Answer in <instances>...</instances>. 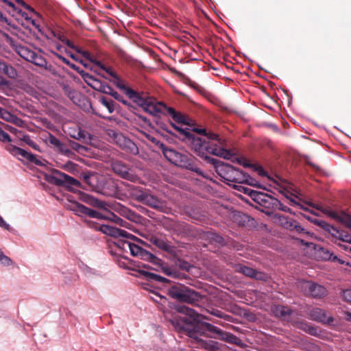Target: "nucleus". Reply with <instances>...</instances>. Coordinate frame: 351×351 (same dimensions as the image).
Instances as JSON below:
<instances>
[{"mask_svg": "<svg viewBox=\"0 0 351 351\" xmlns=\"http://www.w3.org/2000/svg\"><path fill=\"white\" fill-rule=\"evenodd\" d=\"M150 242L158 247L159 249L162 250L172 256H176V248L167 243L164 239L157 237H152Z\"/></svg>", "mask_w": 351, "mask_h": 351, "instance_id": "21", "label": "nucleus"}, {"mask_svg": "<svg viewBox=\"0 0 351 351\" xmlns=\"http://www.w3.org/2000/svg\"><path fill=\"white\" fill-rule=\"evenodd\" d=\"M306 219L310 221L311 223H313L315 225L318 226L319 227L322 228L323 230H324L327 232H331V231L335 232L337 234H339L340 230H338L335 226L330 225L327 222L323 220H319L317 219H312L311 217H306Z\"/></svg>", "mask_w": 351, "mask_h": 351, "instance_id": "25", "label": "nucleus"}, {"mask_svg": "<svg viewBox=\"0 0 351 351\" xmlns=\"http://www.w3.org/2000/svg\"><path fill=\"white\" fill-rule=\"evenodd\" d=\"M272 311L276 317L284 320H288L292 313V310L289 307L282 305H275L272 308Z\"/></svg>", "mask_w": 351, "mask_h": 351, "instance_id": "23", "label": "nucleus"}, {"mask_svg": "<svg viewBox=\"0 0 351 351\" xmlns=\"http://www.w3.org/2000/svg\"><path fill=\"white\" fill-rule=\"evenodd\" d=\"M9 82L3 77L0 76V86H8Z\"/></svg>", "mask_w": 351, "mask_h": 351, "instance_id": "61", "label": "nucleus"}, {"mask_svg": "<svg viewBox=\"0 0 351 351\" xmlns=\"http://www.w3.org/2000/svg\"><path fill=\"white\" fill-rule=\"evenodd\" d=\"M70 209L73 211L76 215L83 217L88 216L96 219L106 218L101 213L90 209L82 204L74 202L70 206Z\"/></svg>", "mask_w": 351, "mask_h": 351, "instance_id": "14", "label": "nucleus"}, {"mask_svg": "<svg viewBox=\"0 0 351 351\" xmlns=\"http://www.w3.org/2000/svg\"><path fill=\"white\" fill-rule=\"evenodd\" d=\"M165 158L174 165L185 169L197 173L198 176L205 177L203 171L197 165V159L187 152H179L172 148H169L165 144H160Z\"/></svg>", "mask_w": 351, "mask_h": 351, "instance_id": "4", "label": "nucleus"}, {"mask_svg": "<svg viewBox=\"0 0 351 351\" xmlns=\"http://www.w3.org/2000/svg\"><path fill=\"white\" fill-rule=\"evenodd\" d=\"M175 258V263L176 265L182 270H185L186 271H189L190 269L192 267L191 264L188 263L187 261L182 260V258H180L177 256V253L176 254V256H173Z\"/></svg>", "mask_w": 351, "mask_h": 351, "instance_id": "33", "label": "nucleus"}, {"mask_svg": "<svg viewBox=\"0 0 351 351\" xmlns=\"http://www.w3.org/2000/svg\"><path fill=\"white\" fill-rule=\"evenodd\" d=\"M277 209L285 211V212H288L290 213H291V209L289 207H287V206L283 205L280 201H279V205H278V206H277Z\"/></svg>", "mask_w": 351, "mask_h": 351, "instance_id": "56", "label": "nucleus"}, {"mask_svg": "<svg viewBox=\"0 0 351 351\" xmlns=\"http://www.w3.org/2000/svg\"><path fill=\"white\" fill-rule=\"evenodd\" d=\"M69 147L80 154H83L87 151V148L85 146L82 145L73 141H69Z\"/></svg>", "mask_w": 351, "mask_h": 351, "instance_id": "35", "label": "nucleus"}, {"mask_svg": "<svg viewBox=\"0 0 351 351\" xmlns=\"http://www.w3.org/2000/svg\"><path fill=\"white\" fill-rule=\"evenodd\" d=\"M338 239L344 242L351 243V236L344 231L340 230Z\"/></svg>", "mask_w": 351, "mask_h": 351, "instance_id": "43", "label": "nucleus"}, {"mask_svg": "<svg viewBox=\"0 0 351 351\" xmlns=\"http://www.w3.org/2000/svg\"><path fill=\"white\" fill-rule=\"evenodd\" d=\"M310 316L313 320L323 324H330L334 322V319L332 317H328L326 315V312L319 308H313L311 311Z\"/></svg>", "mask_w": 351, "mask_h": 351, "instance_id": "20", "label": "nucleus"}, {"mask_svg": "<svg viewBox=\"0 0 351 351\" xmlns=\"http://www.w3.org/2000/svg\"><path fill=\"white\" fill-rule=\"evenodd\" d=\"M168 295L178 301L193 304L201 299V295L188 287L178 284L168 289Z\"/></svg>", "mask_w": 351, "mask_h": 351, "instance_id": "9", "label": "nucleus"}, {"mask_svg": "<svg viewBox=\"0 0 351 351\" xmlns=\"http://www.w3.org/2000/svg\"><path fill=\"white\" fill-rule=\"evenodd\" d=\"M48 141L51 145L56 147L57 151L61 154L69 158H71L75 155L73 152L69 148V146L61 142L53 134H49Z\"/></svg>", "mask_w": 351, "mask_h": 351, "instance_id": "17", "label": "nucleus"}, {"mask_svg": "<svg viewBox=\"0 0 351 351\" xmlns=\"http://www.w3.org/2000/svg\"><path fill=\"white\" fill-rule=\"evenodd\" d=\"M290 220H291V219H289L287 217L282 216H282H279V221H280L281 226L283 228H287L289 222Z\"/></svg>", "mask_w": 351, "mask_h": 351, "instance_id": "51", "label": "nucleus"}, {"mask_svg": "<svg viewBox=\"0 0 351 351\" xmlns=\"http://www.w3.org/2000/svg\"><path fill=\"white\" fill-rule=\"evenodd\" d=\"M300 288L306 295L314 298H322L328 294L326 287L312 281H303L300 282Z\"/></svg>", "mask_w": 351, "mask_h": 351, "instance_id": "11", "label": "nucleus"}, {"mask_svg": "<svg viewBox=\"0 0 351 351\" xmlns=\"http://www.w3.org/2000/svg\"><path fill=\"white\" fill-rule=\"evenodd\" d=\"M5 149L14 156H21L22 158L26 159L28 161L39 166L45 165L44 161H43L40 158H38L37 156L15 145L9 144L5 147Z\"/></svg>", "mask_w": 351, "mask_h": 351, "instance_id": "13", "label": "nucleus"}, {"mask_svg": "<svg viewBox=\"0 0 351 351\" xmlns=\"http://www.w3.org/2000/svg\"><path fill=\"white\" fill-rule=\"evenodd\" d=\"M344 314L346 315L345 319L348 322H351V313L348 311L344 312Z\"/></svg>", "mask_w": 351, "mask_h": 351, "instance_id": "64", "label": "nucleus"}, {"mask_svg": "<svg viewBox=\"0 0 351 351\" xmlns=\"http://www.w3.org/2000/svg\"><path fill=\"white\" fill-rule=\"evenodd\" d=\"M111 132H112L114 143L121 149L132 155H136L138 154V148L132 141L123 135L121 133H117L114 131Z\"/></svg>", "mask_w": 351, "mask_h": 351, "instance_id": "12", "label": "nucleus"}, {"mask_svg": "<svg viewBox=\"0 0 351 351\" xmlns=\"http://www.w3.org/2000/svg\"><path fill=\"white\" fill-rule=\"evenodd\" d=\"M71 136L76 140H84L86 137V132L79 128L75 134H71Z\"/></svg>", "mask_w": 351, "mask_h": 351, "instance_id": "40", "label": "nucleus"}, {"mask_svg": "<svg viewBox=\"0 0 351 351\" xmlns=\"http://www.w3.org/2000/svg\"><path fill=\"white\" fill-rule=\"evenodd\" d=\"M243 188V192L247 194L256 204L254 206L260 211L271 216L279 205V200L273 196L261 191L252 190L249 188Z\"/></svg>", "mask_w": 351, "mask_h": 351, "instance_id": "5", "label": "nucleus"}, {"mask_svg": "<svg viewBox=\"0 0 351 351\" xmlns=\"http://www.w3.org/2000/svg\"><path fill=\"white\" fill-rule=\"evenodd\" d=\"M0 227L5 230H11L10 226L8 223H7L1 216H0Z\"/></svg>", "mask_w": 351, "mask_h": 351, "instance_id": "54", "label": "nucleus"}, {"mask_svg": "<svg viewBox=\"0 0 351 351\" xmlns=\"http://www.w3.org/2000/svg\"><path fill=\"white\" fill-rule=\"evenodd\" d=\"M27 22L31 23L38 30H40V25L36 23V20L32 19V17H30V20H27Z\"/></svg>", "mask_w": 351, "mask_h": 351, "instance_id": "60", "label": "nucleus"}, {"mask_svg": "<svg viewBox=\"0 0 351 351\" xmlns=\"http://www.w3.org/2000/svg\"><path fill=\"white\" fill-rule=\"evenodd\" d=\"M0 72L3 73L8 77L15 79L17 77V71L11 65L7 64L5 62L0 60Z\"/></svg>", "mask_w": 351, "mask_h": 351, "instance_id": "27", "label": "nucleus"}, {"mask_svg": "<svg viewBox=\"0 0 351 351\" xmlns=\"http://www.w3.org/2000/svg\"><path fill=\"white\" fill-rule=\"evenodd\" d=\"M232 267L236 272L241 273L251 278H254L258 280H266L267 276L264 273L258 271L246 265L242 264H234Z\"/></svg>", "mask_w": 351, "mask_h": 351, "instance_id": "15", "label": "nucleus"}, {"mask_svg": "<svg viewBox=\"0 0 351 351\" xmlns=\"http://www.w3.org/2000/svg\"><path fill=\"white\" fill-rule=\"evenodd\" d=\"M0 262L2 265L5 266H9L12 265V261L7 256H5L3 252L0 250Z\"/></svg>", "mask_w": 351, "mask_h": 351, "instance_id": "39", "label": "nucleus"}, {"mask_svg": "<svg viewBox=\"0 0 351 351\" xmlns=\"http://www.w3.org/2000/svg\"><path fill=\"white\" fill-rule=\"evenodd\" d=\"M21 140L32 147L34 149L39 150V145L32 141L29 135H23V138H21Z\"/></svg>", "mask_w": 351, "mask_h": 351, "instance_id": "37", "label": "nucleus"}, {"mask_svg": "<svg viewBox=\"0 0 351 351\" xmlns=\"http://www.w3.org/2000/svg\"><path fill=\"white\" fill-rule=\"evenodd\" d=\"M0 118L5 121L11 123V121H14L13 119H16V116L0 107Z\"/></svg>", "mask_w": 351, "mask_h": 351, "instance_id": "34", "label": "nucleus"}, {"mask_svg": "<svg viewBox=\"0 0 351 351\" xmlns=\"http://www.w3.org/2000/svg\"><path fill=\"white\" fill-rule=\"evenodd\" d=\"M80 199L84 202L89 204L90 206L95 208L104 209L106 208V202L84 193H82L80 194Z\"/></svg>", "mask_w": 351, "mask_h": 351, "instance_id": "22", "label": "nucleus"}, {"mask_svg": "<svg viewBox=\"0 0 351 351\" xmlns=\"http://www.w3.org/2000/svg\"><path fill=\"white\" fill-rule=\"evenodd\" d=\"M81 176L85 186H82L77 180L58 170L54 171L51 179L57 186H65L71 191L75 188H82L109 197H112L117 193L115 183L102 175L95 172H83Z\"/></svg>", "mask_w": 351, "mask_h": 351, "instance_id": "2", "label": "nucleus"}, {"mask_svg": "<svg viewBox=\"0 0 351 351\" xmlns=\"http://www.w3.org/2000/svg\"><path fill=\"white\" fill-rule=\"evenodd\" d=\"M140 99H141L143 102H138L137 101H133L135 102L137 105L142 107L145 111L149 112L151 114H154L156 112H158L156 108L153 106L151 103L148 102L146 99H145L143 97H142L140 95Z\"/></svg>", "mask_w": 351, "mask_h": 351, "instance_id": "31", "label": "nucleus"}, {"mask_svg": "<svg viewBox=\"0 0 351 351\" xmlns=\"http://www.w3.org/2000/svg\"><path fill=\"white\" fill-rule=\"evenodd\" d=\"M86 223L90 228L95 229L96 230L101 231L104 234H106L111 237H121L123 238H128L131 239H136L135 236L128 233L125 230H121L112 226L99 224L91 220L87 221Z\"/></svg>", "mask_w": 351, "mask_h": 351, "instance_id": "10", "label": "nucleus"}, {"mask_svg": "<svg viewBox=\"0 0 351 351\" xmlns=\"http://www.w3.org/2000/svg\"><path fill=\"white\" fill-rule=\"evenodd\" d=\"M343 298L346 302L351 303V289L343 291Z\"/></svg>", "mask_w": 351, "mask_h": 351, "instance_id": "52", "label": "nucleus"}, {"mask_svg": "<svg viewBox=\"0 0 351 351\" xmlns=\"http://www.w3.org/2000/svg\"><path fill=\"white\" fill-rule=\"evenodd\" d=\"M129 250L133 256H138L144 261L155 263L157 259L156 256L153 254L132 243H131Z\"/></svg>", "mask_w": 351, "mask_h": 351, "instance_id": "16", "label": "nucleus"}, {"mask_svg": "<svg viewBox=\"0 0 351 351\" xmlns=\"http://www.w3.org/2000/svg\"><path fill=\"white\" fill-rule=\"evenodd\" d=\"M99 101L104 106L108 109L109 113H112L114 112V103L111 99L101 96L99 97Z\"/></svg>", "mask_w": 351, "mask_h": 351, "instance_id": "32", "label": "nucleus"}, {"mask_svg": "<svg viewBox=\"0 0 351 351\" xmlns=\"http://www.w3.org/2000/svg\"><path fill=\"white\" fill-rule=\"evenodd\" d=\"M99 90L105 94H108L113 97L115 99L119 101L122 102L123 104H126V101L124 100L123 97L115 91L111 86L108 85H100Z\"/></svg>", "mask_w": 351, "mask_h": 351, "instance_id": "26", "label": "nucleus"}, {"mask_svg": "<svg viewBox=\"0 0 351 351\" xmlns=\"http://www.w3.org/2000/svg\"><path fill=\"white\" fill-rule=\"evenodd\" d=\"M109 80L111 81L117 88L125 90V94L130 99H132V101L143 102L141 99H140V95L132 88L127 87L117 75H114L112 79H109Z\"/></svg>", "mask_w": 351, "mask_h": 351, "instance_id": "18", "label": "nucleus"}, {"mask_svg": "<svg viewBox=\"0 0 351 351\" xmlns=\"http://www.w3.org/2000/svg\"><path fill=\"white\" fill-rule=\"evenodd\" d=\"M340 223L351 229V215L343 214Z\"/></svg>", "mask_w": 351, "mask_h": 351, "instance_id": "46", "label": "nucleus"}, {"mask_svg": "<svg viewBox=\"0 0 351 351\" xmlns=\"http://www.w3.org/2000/svg\"><path fill=\"white\" fill-rule=\"evenodd\" d=\"M206 238L211 243L219 244L222 246L226 245V243L225 242L223 237L216 232H207Z\"/></svg>", "mask_w": 351, "mask_h": 351, "instance_id": "30", "label": "nucleus"}, {"mask_svg": "<svg viewBox=\"0 0 351 351\" xmlns=\"http://www.w3.org/2000/svg\"><path fill=\"white\" fill-rule=\"evenodd\" d=\"M113 171L121 178L134 181L135 176L129 171L128 167L121 161L117 160L112 164Z\"/></svg>", "mask_w": 351, "mask_h": 351, "instance_id": "19", "label": "nucleus"}, {"mask_svg": "<svg viewBox=\"0 0 351 351\" xmlns=\"http://www.w3.org/2000/svg\"><path fill=\"white\" fill-rule=\"evenodd\" d=\"M211 314H213V315H215L216 317H220V318H223L224 317L223 313H222L221 311H220L219 310H213L211 312Z\"/></svg>", "mask_w": 351, "mask_h": 351, "instance_id": "58", "label": "nucleus"}, {"mask_svg": "<svg viewBox=\"0 0 351 351\" xmlns=\"http://www.w3.org/2000/svg\"><path fill=\"white\" fill-rule=\"evenodd\" d=\"M206 161L214 165L217 174L230 185L232 183H243L246 180L245 176L240 171L230 165L224 163L218 159L207 157Z\"/></svg>", "mask_w": 351, "mask_h": 351, "instance_id": "6", "label": "nucleus"}, {"mask_svg": "<svg viewBox=\"0 0 351 351\" xmlns=\"http://www.w3.org/2000/svg\"><path fill=\"white\" fill-rule=\"evenodd\" d=\"M56 56L60 60L62 61V62H64V64H66V65L69 66L71 68H73L74 70H77L78 69V67L77 66H75L74 64L71 63L68 59H66V58L63 57L61 55H59L58 53H56Z\"/></svg>", "mask_w": 351, "mask_h": 351, "instance_id": "45", "label": "nucleus"}, {"mask_svg": "<svg viewBox=\"0 0 351 351\" xmlns=\"http://www.w3.org/2000/svg\"><path fill=\"white\" fill-rule=\"evenodd\" d=\"M298 222L295 220L291 219L289 222L288 226L286 229L294 230V226H296Z\"/></svg>", "mask_w": 351, "mask_h": 351, "instance_id": "57", "label": "nucleus"}, {"mask_svg": "<svg viewBox=\"0 0 351 351\" xmlns=\"http://www.w3.org/2000/svg\"><path fill=\"white\" fill-rule=\"evenodd\" d=\"M16 16L15 18L18 19L19 16H21L26 21L27 20H30V16H28L27 13L23 12L22 10L16 8V10L15 11Z\"/></svg>", "mask_w": 351, "mask_h": 351, "instance_id": "48", "label": "nucleus"}, {"mask_svg": "<svg viewBox=\"0 0 351 351\" xmlns=\"http://www.w3.org/2000/svg\"><path fill=\"white\" fill-rule=\"evenodd\" d=\"M30 57L32 59V62L35 64H37V65H41L42 63L41 62H36V60L38 59L40 60H43V59L39 57L37 54H36L34 52H31L30 53Z\"/></svg>", "mask_w": 351, "mask_h": 351, "instance_id": "53", "label": "nucleus"}, {"mask_svg": "<svg viewBox=\"0 0 351 351\" xmlns=\"http://www.w3.org/2000/svg\"><path fill=\"white\" fill-rule=\"evenodd\" d=\"M322 252H323V258L325 260H332L335 261L337 259V257L336 256H332V254L330 253L329 251L324 248H322Z\"/></svg>", "mask_w": 351, "mask_h": 351, "instance_id": "47", "label": "nucleus"}, {"mask_svg": "<svg viewBox=\"0 0 351 351\" xmlns=\"http://www.w3.org/2000/svg\"><path fill=\"white\" fill-rule=\"evenodd\" d=\"M324 213L327 214L329 217H330L332 219H334L335 220L339 223L341 222L343 215H339L335 211L328 210H325Z\"/></svg>", "mask_w": 351, "mask_h": 351, "instance_id": "41", "label": "nucleus"}, {"mask_svg": "<svg viewBox=\"0 0 351 351\" xmlns=\"http://www.w3.org/2000/svg\"><path fill=\"white\" fill-rule=\"evenodd\" d=\"M199 134H203L204 136L207 137L209 140H215L220 143V138L219 136L213 132H206L205 129H199L197 130Z\"/></svg>", "mask_w": 351, "mask_h": 351, "instance_id": "36", "label": "nucleus"}, {"mask_svg": "<svg viewBox=\"0 0 351 351\" xmlns=\"http://www.w3.org/2000/svg\"><path fill=\"white\" fill-rule=\"evenodd\" d=\"M226 245H228L230 248H233L238 251L243 250V245L234 241H232L229 243H226Z\"/></svg>", "mask_w": 351, "mask_h": 351, "instance_id": "49", "label": "nucleus"}, {"mask_svg": "<svg viewBox=\"0 0 351 351\" xmlns=\"http://www.w3.org/2000/svg\"><path fill=\"white\" fill-rule=\"evenodd\" d=\"M297 327L304 332L308 333L311 335L313 336H317L318 335V329L316 327H314L309 324H308L306 322H300L297 324Z\"/></svg>", "mask_w": 351, "mask_h": 351, "instance_id": "29", "label": "nucleus"}, {"mask_svg": "<svg viewBox=\"0 0 351 351\" xmlns=\"http://www.w3.org/2000/svg\"><path fill=\"white\" fill-rule=\"evenodd\" d=\"M129 195L134 200L145 204L150 208L159 211H162L164 205L157 197L149 193L147 190L142 188L130 185L128 189Z\"/></svg>", "mask_w": 351, "mask_h": 351, "instance_id": "7", "label": "nucleus"}, {"mask_svg": "<svg viewBox=\"0 0 351 351\" xmlns=\"http://www.w3.org/2000/svg\"><path fill=\"white\" fill-rule=\"evenodd\" d=\"M97 64L100 66V68L104 70L107 74H108L112 78L117 75L116 73L114 72L110 67H107L105 65L102 64L100 62H97Z\"/></svg>", "mask_w": 351, "mask_h": 351, "instance_id": "44", "label": "nucleus"}, {"mask_svg": "<svg viewBox=\"0 0 351 351\" xmlns=\"http://www.w3.org/2000/svg\"><path fill=\"white\" fill-rule=\"evenodd\" d=\"M168 295L178 301L193 304L201 299V295L188 287L178 284L168 289Z\"/></svg>", "mask_w": 351, "mask_h": 351, "instance_id": "8", "label": "nucleus"}, {"mask_svg": "<svg viewBox=\"0 0 351 351\" xmlns=\"http://www.w3.org/2000/svg\"><path fill=\"white\" fill-rule=\"evenodd\" d=\"M171 125L181 134H185L188 138L191 149L200 157L204 158L209 157L208 154H210L217 156L228 159L231 156L230 152L223 148L217 147L216 144H213L210 141H206L204 138L199 137L195 134L185 132L184 130L177 126L176 124L171 123Z\"/></svg>", "mask_w": 351, "mask_h": 351, "instance_id": "3", "label": "nucleus"}, {"mask_svg": "<svg viewBox=\"0 0 351 351\" xmlns=\"http://www.w3.org/2000/svg\"><path fill=\"white\" fill-rule=\"evenodd\" d=\"M140 274L150 282H157L160 283H167L169 282V280L166 278L149 271H141Z\"/></svg>", "mask_w": 351, "mask_h": 351, "instance_id": "28", "label": "nucleus"}, {"mask_svg": "<svg viewBox=\"0 0 351 351\" xmlns=\"http://www.w3.org/2000/svg\"><path fill=\"white\" fill-rule=\"evenodd\" d=\"M2 1L6 3L9 7V9L8 10L9 14L12 16H15V11L16 10V7L15 6V5L10 0H2Z\"/></svg>", "mask_w": 351, "mask_h": 351, "instance_id": "42", "label": "nucleus"}, {"mask_svg": "<svg viewBox=\"0 0 351 351\" xmlns=\"http://www.w3.org/2000/svg\"><path fill=\"white\" fill-rule=\"evenodd\" d=\"M176 310L183 316H174L169 321L178 332L184 333L196 340H200L199 337L205 336L206 332L208 331L218 335L219 339L226 342L237 346L241 345V339L234 335L223 331L210 323L201 322V319H206V317L195 310L184 304L177 305Z\"/></svg>", "mask_w": 351, "mask_h": 351, "instance_id": "1", "label": "nucleus"}, {"mask_svg": "<svg viewBox=\"0 0 351 351\" xmlns=\"http://www.w3.org/2000/svg\"><path fill=\"white\" fill-rule=\"evenodd\" d=\"M112 216H113V218H114V221H115V223H118L120 225L121 223H123V219H122L121 218L116 216L114 214H111Z\"/></svg>", "mask_w": 351, "mask_h": 351, "instance_id": "62", "label": "nucleus"}, {"mask_svg": "<svg viewBox=\"0 0 351 351\" xmlns=\"http://www.w3.org/2000/svg\"><path fill=\"white\" fill-rule=\"evenodd\" d=\"M0 141L2 142H11V138L10 135L5 132L1 128H0Z\"/></svg>", "mask_w": 351, "mask_h": 351, "instance_id": "50", "label": "nucleus"}, {"mask_svg": "<svg viewBox=\"0 0 351 351\" xmlns=\"http://www.w3.org/2000/svg\"><path fill=\"white\" fill-rule=\"evenodd\" d=\"M84 80L89 84L90 82H97V80L90 74L85 73L83 75Z\"/></svg>", "mask_w": 351, "mask_h": 351, "instance_id": "55", "label": "nucleus"}, {"mask_svg": "<svg viewBox=\"0 0 351 351\" xmlns=\"http://www.w3.org/2000/svg\"><path fill=\"white\" fill-rule=\"evenodd\" d=\"M294 230L298 233H306L304 229L298 223L294 226Z\"/></svg>", "mask_w": 351, "mask_h": 351, "instance_id": "59", "label": "nucleus"}, {"mask_svg": "<svg viewBox=\"0 0 351 351\" xmlns=\"http://www.w3.org/2000/svg\"><path fill=\"white\" fill-rule=\"evenodd\" d=\"M148 139L150 140L152 142L154 143L155 144H156L160 148V144H163L162 143H161L160 141H158L154 137H148Z\"/></svg>", "mask_w": 351, "mask_h": 351, "instance_id": "63", "label": "nucleus"}, {"mask_svg": "<svg viewBox=\"0 0 351 351\" xmlns=\"http://www.w3.org/2000/svg\"><path fill=\"white\" fill-rule=\"evenodd\" d=\"M116 245L122 251L127 252L128 250H129L131 242L120 239L117 241Z\"/></svg>", "mask_w": 351, "mask_h": 351, "instance_id": "38", "label": "nucleus"}, {"mask_svg": "<svg viewBox=\"0 0 351 351\" xmlns=\"http://www.w3.org/2000/svg\"><path fill=\"white\" fill-rule=\"evenodd\" d=\"M167 113L172 117L174 121L178 123L187 125L189 124L187 117L181 113L180 112L176 111L174 108L169 107L167 108Z\"/></svg>", "mask_w": 351, "mask_h": 351, "instance_id": "24", "label": "nucleus"}]
</instances>
